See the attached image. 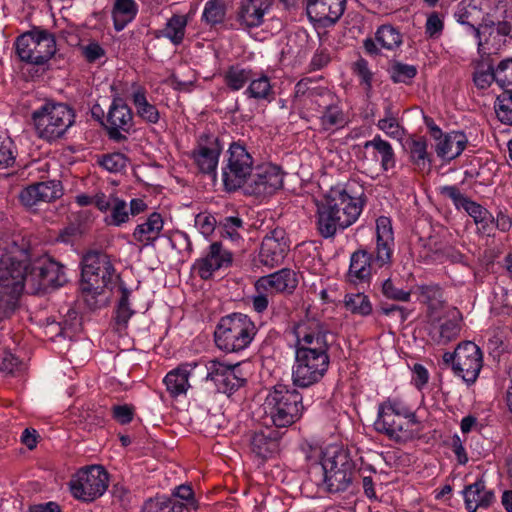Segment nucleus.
I'll use <instances>...</instances> for the list:
<instances>
[{
    "label": "nucleus",
    "mask_w": 512,
    "mask_h": 512,
    "mask_svg": "<svg viewBox=\"0 0 512 512\" xmlns=\"http://www.w3.org/2000/svg\"><path fill=\"white\" fill-rule=\"evenodd\" d=\"M121 297L119 299L115 320L118 325L126 326L134 311L129 307L130 292L124 284L119 285Z\"/></svg>",
    "instance_id": "nucleus-52"
},
{
    "label": "nucleus",
    "mask_w": 512,
    "mask_h": 512,
    "mask_svg": "<svg viewBox=\"0 0 512 512\" xmlns=\"http://www.w3.org/2000/svg\"><path fill=\"white\" fill-rule=\"evenodd\" d=\"M219 226L222 229L223 237H227L233 242H238L241 239L240 230H243V220L239 216L224 217Z\"/></svg>",
    "instance_id": "nucleus-53"
},
{
    "label": "nucleus",
    "mask_w": 512,
    "mask_h": 512,
    "mask_svg": "<svg viewBox=\"0 0 512 512\" xmlns=\"http://www.w3.org/2000/svg\"><path fill=\"white\" fill-rule=\"evenodd\" d=\"M109 474L100 465L83 467L70 480L69 486L74 498L82 502H93L108 488Z\"/></svg>",
    "instance_id": "nucleus-14"
},
{
    "label": "nucleus",
    "mask_w": 512,
    "mask_h": 512,
    "mask_svg": "<svg viewBox=\"0 0 512 512\" xmlns=\"http://www.w3.org/2000/svg\"><path fill=\"white\" fill-rule=\"evenodd\" d=\"M442 360L447 368H451L467 384H473L477 380L483 367V353L472 341L459 343L452 353L445 352Z\"/></svg>",
    "instance_id": "nucleus-12"
},
{
    "label": "nucleus",
    "mask_w": 512,
    "mask_h": 512,
    "mask_svg": "<svg viewBox=\"0 0 512 512\" xmlns=\"http://www.w3.org/2000/svg\"><path fill=\"white\" fill-rule=\"evenodd\" d=\"M364 149L372 148L374 157L377 159L378 155L381 160V167L384 171L393 169L396 165V158L391 144L382 139L381 136L376 135L372 140H368L363 145Z\"/></svg>",
    "instance_id": "nucleus-39"
},
{
    "label": "nucleus",
    "mask_w": 512,
    "mask_h": 512,
    "mask_svg": "<svg viewBox=\"0 0 512 512\" xmlns=\"http://www.w3.org/2000/svg\"><path fill=\"white\" fill-rule=\"evenodd\" d=\"M111 207V220L109 221V224L120 226L128 221L129 214L127 211V204L124 200L113 197Z\"/></svg>",
    "instance_id": "nucleus-61"
},
{
    "label": "nucleus",
    "mask_w": 512,
    "mask_h": 512,
    "mask_svg": "<svg viewBox=\"0 0 512 512\" xmlns=\"http://www.w3.org/2000/svg\"><path fill=\"white\" fill-rule=\"evenodd\" d=\"M196 367V362L182 363L165 376L164 383L172 397L186 393L190 386L188 382L189 376Z\"/></svg>",
    "instance_id": "nucleus-31"
},
{
    "label": "nucleus",
    "mask_w": 512,
    "mask_h": 512,
    "mask_svg": "<svg viewBox=\"0 0 512 512\" xmlns=\"http://www.w3.org/2000/svg\"><path fill=\"white\" fill-rule=\"evenodd\" d=\"M225 17L223 0H209L204 8L203 19L210 25L221 23Z\"/></svg>",
    "instance_id": "nucleus-56"
},
{
    "label": "nucleus",
    "mask_w": 512,
    "mask_h": 512,
    "mask_svg": "<svg viewBox=\"0 0 512 512\" xmlns=\"http://www.w3.org/2000/svg\"><path fill=\"white\" fill-rule=\"evenodd\" d=\"M255 73L250 68H244L241 65H231L224 72L223 79L225 85L232 91L241 90Z\"/></svg>",
    "instance_id": "nucleus-41"
},
{
    "label": "nucleus",
    "mask_w": 512,
    "mask_h": 512,
    "mask_svg": "<svg viewBox=\"0 0 512 512\" xmlns=\"http://www.w3.org/2000/svg\"><path fill=\"white\" fill-rule=\"evenodd\" d=\"M270 6V0H241L237 21L244 28L258 27Z\"/></svg>",
    "instance_id": "nucleus-30"
},
{
    "label": "nucleus",
    "mask_w": 512,
    "mask_h": 512,
    "mask_svg": "<svg viewBox=\"0 0 512 512\" xmlns=\"http://www.w3.org/2000/svg\"><path fill=\"white\" fill-rule=\"evenodd\" d=\"M127 162L128 158L120 152L105 154L98 161L100 166L112 173H118L124 170L127 166Z\"/></svg>",
    "instance_id": "nucleus-59"
},
{
    "label": "nucleus",
    "mask_w": 512,
    "mask_h": 512,
    "mask_svg": "<svg viewBox=\"0 0 512 512\" xmlns=\"http://www.w3.org/2000/svg\"><path fill=\"white\" fill-rule=\"evenodd\" d=\"M132 101L137 115L146 123L156 124L160 119L157 107L148 102L143 88H138L132 94Z\"/></svg>",
    "instance_id": "nucleus-40"
},
{
    "label": "nucleus",
    "mask_w": 512,
    "mask_h": 512,
    "mask_svg": "<svg viewBox=\"0 0 512 512\" xmlns=\"http://www.w3.org/2000/svg\"><path fill=\"white\" fill-rule=\"evenodd\" d=\"M347 0H307L309 19L323 27L334 25L343 15Z\"/></svg>",
    "instance_id": "nucleus-24"
},
{
    "label": "nucleus",
    "mask_w": 512,
    "mask_h": 512,
    "mask_svg": "<svg viewBox=\"0 0 512 512\" xmlns=\"http://www.w3.org/2000/svg\"><path fill=\"white\" fill-rule=\"evenodd\" d=\"M15 46L21 61L34 65L45 64L56 53L54 34L41 27H33L20 35Z\"/></svg>",
    "instance_id": "nucleus-11"
},
{
    "label": "nucleus",
    "mask_w": 512,
    "mask_h": 512,
    "mask_svg": "<svg viewBox=\"0 0 512 512\" xmlns=\"http://www.w3.org/2000/svg\"><path fill=\"white\" fill-rule=\"evenodd\" d=\"M320 116V123L325 131L338 129L344 127L346 124V117L342 109L338 106L337 102L333 103L329 108H326Z\"/></svg>",
    "instance_id": "nucleus-47"
},
{
    "label": "nucleus",
    "mask_w": 512,
    "mask_h": 512,
    "mask_svg": "<svg viewBox=\"0 0 512 512\" xmlns=\"http://www.w3.org/2000/svg\"><path fill=\"white\" fill-rule=\"evenodd\" d=\"M467 142V137L463 132L448 133L439 139L436 145V153L443 159L453 160L461 155Z\"/></svg>",
    "instance_id": "nucleus-34"
},
{
    "label": "nucleus",
    "mask_w": 512,
    "mask_h": 512,
    "mask_svg": "<svg viewBox=\"0 0 512 512\" xmlns=\"http://www.w3.org/2000/svg\"><path fill=\"white\" fill-rule=\"evenodd\" d=\"M377 127L390 137L396 138L401 135V126L392 112L391 104L385 107V117L378 121Z\"/></svg>",
    "instance_id": "nucleus-54"
},
{
    "label": "nucleus",
    "mask_w": 512,
    "mask_h": 512,
    "mask_svg": "<svg viewBox=\"0 0 512 512\" xmlns=\"http://www.w3.org/2000/svg\"><path fill=\"white\" fill-rule=\"evenodd\" d=\"M293 332L296 337L295 351L311 350L328 355L329 339H333V334L325 323L317 319H305L294 326Z\"/></svg>",
    "instance_id": "nucleus-17"
},
{
    "label": "nucleus",
    "mask_w": 512,
    "mask_h": 512,
    "mask_svg": "<svg viewBox=\"0 0 512 512\" xmlns=\"http://www.w3.org/2000/svg\"><path fill=\"white\" fill-rule=\"evenodd\" d=\"M320 474L319 487L324 491L336 494L348 490H354L356 481V465L348 450L335 448L327 450L320 464L313 467Z\"/></svg>",
    "instance_id": "nucleus-5"
},
{
    "label": "nucleus",
    "mask_w": 512,
    "mask_h": 512,
    "mask_svg": "<svg viewBox=\"0 0 512 512\" xmlns=\"http://www.w3.org/2000/svg\"><path fill=\"white\" fill-rule=\"evenodd\" d=\"M364 201L350 195L346 189L333 187L317 203L316 228L325 239L333 238L338 231H344L359 218Z\"/></svg>",
    "instance_id": "nucleus-1"
},
{
    "label": "nucleus",
    "mask_w": 512,
    "mask_h": 512,
    "mask_svg": "<svg viewBox=\"0 0 512 512\" xmlns=\"http://www.w3.org/2000/svg\"><path fill=\"white\" fill-rule=\"evenodd\" d=\"M120 281L111 258L102 251L87 252L81 262V291L91 308L97 305L96 296L105 289L112 290Z\"/></svg>",
    "instance_id": "nucleus-3"
},
{
    "label": "nucleus",
    "mask_w": 512,
    "mask_h": 512,
    "mask_svg": "<svg viewBox=\"0 0 512 512\" xmlns=\"http://www.w3.org/2000/svg\"><path fill=\"white\" fill-rule=\"evenodd\" d=\"M102 125L108 138L116 143L127 141L128 137L136 131L133 112L125 100L119 96L113 98Z\"/></svg>",
    "instance_id": "nucleus-18"
},
{
    "label": "nucleus",
    "mask_w": 512,
    "mask_h": 512,
    "mask_svg": "<svg viewBox=\"0 0 512 512\" xmlns=\"http://www.w3.org/2000/svg\"><path fill=\"white\" fill-rule=\"evenodd\" d=\"M456 16L461 24L470 27L512 23V8L503 0H465Z\"/></svg>",
    "instance_id": "nucleus-10"
},
{
    "label": "nucleus",
    "mask_w": 512,
    "mask_h": 512,
    "mask_svg": "<svg viewBox=\"0 0 512 512\" xmlns=\"http://www.w3.org/2000/svg\"><path fill=\"white\" fill-rule=\"evenodd\" d=\"M496 83L503 92H512V58L503 59L496 66Z\"/></svg>",
    "instance_id": "nucleus-55"
},
{
    "label": "nucleus",
    "mask_w": 512,
    "mask_h": 512,
    "mask_svg": "<svg viewBox=\"0 0 512 512\" xmlns=\"http://www.w3.org/2000/svg\"><path fill=\"white\" fill-rule=\"evenodd\" d=\"M216 223V218L207 213H200L195 218V224L204 236H209L213 233Z\"/></svg>",
    "instance_id": "nucleus-63"
},
{
    "label": "nucleus",
    "mask_w": 512,
    "mask_h": 512,
    "mask_svg": "<svg viewBox=\"0 0 512 512\" xmlns=\"http://www.w3.org/2000/svg\"><path fill=\"white\" fill-rule=\"evenodd\" d=\"M244 95L256 101H266L268 103L275 99V92L271 84L270 78L265 74L252 77L249 85L244 91Z\"/></svg>",
    "instance_id": "nucleus-36"
},
{
    "label": "nucleus",
    "mask_w": 512,
    "mask_h": 512,
    "mask_svg": "<svg viewBox=\"0 0 512 512\" xmlns=\"http://www.w3.org/2000/svg\"><path fill=\"white\" fill-rule=\"evenodd\" d=\"M63 195V187L58 180H49L32 184L20 193V201L25 206H34L40 202H52Z\"/></svg>",
    "instance_id": "nucleus-26"
},
{
    "label": "nucleus",
    "mask_w": 512,
    "mask_h": 512,
    "mask_svg": "<svg viewBox=\"0 0 512 512\" xmlns=\"http://www.w3.org/2000/svg\"><path fill=\"white\" fill-rule=\"evenodd\" d=\"M290 250L289 239L283 228H275L262 240L258 261L270 269L281 265Z\"/></svg>",
    "instance_id": "nucleus-23"
},
{
    "label": "nucleus",
    "mask_w": 512,
    "mask_h": 512,
    "mask_svg": "<svg viewBox=\"0 0 512 512\" xmlns=\"http://www.w3.org/2000/svg\"><path fill=\"white\" fill-rule=\"evenodd\" d=\"M426 331L430 340L437 345H447L460 335L462 315L455 308L426 313Z\"/></svg>",
    "instance_id": "nucleus-16"
},
{
    "label": "nucleus",
    "mask_w": 512,
    "mask_h": 512,
    "mask_svg": "<svg viewBox=\"0 0 512 512\" xmlns=\"http://www.w3.org/2000/svg\"><path fill=\"white\" fill-rule=\"evenodd\" d=\"M494 109L500 122L512 125V92H502L496 98Z\"/></svg>",
    "instance_id": "nucleus-51"
},
{
    "label": "nucleus",
    "mask_w": 512,
    "mask_h": 512,
    "mask_svg": "<svg viewBox=\"0 0 512 512\" xmlns=\"http://www.w3.org/2000/svg\"><path fill=\"white\" fill-rule=\"evenodd\" d=\"M29 276L37 278L39 285L44 288L59 287L67 281L64 266L52 259L38 261L32 266Z\"/></svg>",
    "instance_id": "nucleus-28"
},
{
    "label": "nucleus",
    "mask_w": 512,
    "mask_h": 512,
    "mask_svg": "<svg viewBox=\"0 0 512 512\" xmlns=\"http://www.w3.org/2000/svg\"><path fill=\"white\" fill-rule=\"evenodd\" d=\"M463 494L468 512H476L479 508L487 509L495 499L494 492L487 489L483 479L466 486Z\"/></svg>",
    "instance_id": "nucleus-29"
},
{
    "label": "nucleus",
    "mask_w": 512,
    "mask_h": 512,
    "mask_svg": "<svg viewBox=\"0 0 512 512\" xmlns=\"http://www.w3.org/2000/svg\"><path fill=\"white\" fill-rule=\"evenodd\" d=\"M381 292L387 299L400 302H408L411 296L410 291L399 288L391 277L382 282Z\"/></svg>",
    "instance_id": "nucleus-58"
},
{
    "label": "nucleus",
    "mask_w": 512,
    "mask_h": 512,
    "mask_svg": "<svg viewBox=\"0 0 512 512\" xmlns=\"http://www.w3.org/2000/svg\"><path fill=\"white\" fill-rule=\"evenodd\" d=\"M376 42L383 48L393 50L402 44L400 31L390 24L381 25L375 34Z\"/></svg>",
    "instance_id": "nucleus-46"
},
{
    "label": "nucleus",
    "mask_w": 512,
    "mask_h": 512,
    "mask_svg": "<svg viewBox=\"0 0 512 512\" xmlns=\"http://www.w3.org/2000/svg\"><path fill=\"white\" fill-rule=\"evenodd\" d=\"M266 418L277 428H287L301 419L304 412L303 397L296 389L276 385L264 402Z\"/></svg>",
    "instance_id": "nucleus-6"
},
{
    "label": "nucleus",
    "mask_w": 512,
    "mask_h": 512,
    "mask_svg": "<svg viewBox=\"0 0 512 512\" xmlns=\"http://www.w3.org/2000/svg\"><path fill=\"white\" fill-rule=\"evenodd\" d=\"M32 121L39 138L55 141L75 122V111L65 103L46 102L32 113Z\"/></svg>",
    "instance_id": "nucleus-9"
},
{
    "label": "nucleus",
    "mask_w": 512,
    "mask_h": 512,
    "mask_svg": "<svg viewBox=\"0 0 512 512\" xmlns=\"http://www.w3.org/2000/svg\"><path fill=\"white\" fill-rule=\"evenodd\" d=\"M256 334V325L250 317L242 313H233L221 318L214 337L220 350L232 353L247 348Z\"/></svg>",
    "instance_id": "nucleus-7"
},
{
    "label": "nucleus",
    "mask_w": 512,
    "mask_h": 512,
    "mask_svg": "<svg viewBox=\"0 0 512 512\" xmlns=\"http://www.w3.org/2000/svg\"><path fill=\"white\" fill-rule=\"evenodd\" d=\"M279 434L276 431L267 430L253 432L250 435V447L252 452L260 458L266 459L278 451Z\"/></svg>",
    "instance_id": "nucleus-32"
},
{
    "label": "nucleus",
    "mask_w": 512,
    "mask_h": 512,
    "mask_svg": "<svg viewBox=\"0 0 512 512\" xmlns=\"http://www.w3.org/2000/svg\"><path fill=\"white\" fill-rule=\"evenodd\" d=\"M138 12V5L135 0H115L112 17L116 31L123 30L134 20Z\"/></svg>",
    "instance_id": "nucleus-38"
},
{
    "label": "nucleus",
    "mask_w": 512,
    "mask_h": 512,
    "mask_svg": "<svg viewBox=\"0 0 512 512\" xmlns=\"http://www.w3.org/2000/svg\"><path fill=\"white\" fill-rule=\"evenodd\" d=\"M81 54L88 63H94L105 56L104 48L98 42H90L80 47Z\"/></svg>",
    "instance_id": "nucleus-62"
},
{
    "label": "nucleus",
    "mask_w": 512,
    "mask_h": 512,
    "mask_svg": "<svg viewBox=\"0 0 512 512\" xmlns=\"http://www.w3.org/2000/svg\"><path fill=\"white\" fill-rule=\"evenodd\" d=\"M344 306L352 314L364 317L370 315L373 310L369 297L360 292L346 294L344 297Z\"/></svg>",
    "instance_id": "nucleus-45"
},
{
    "label": "nucleus",
    "mask_w": 512,
    "mask_h": 512,
    "mask_svg": "<svg viewBox=\"0 0 512 512\" xmlns=\"http://www.w3.org/2000/svg\"><path fill=\"white\" fill-rule=\"evenodd\" d=\"M298 285L296 273L283 268L270 275L260 277L255 283L256 291H269L274 293H292Z\"/></svg>",
    "instance_id": "nucleus-27"
},
{
    "label": "nucleus",
    "mask_w": 512,
    "mask_h": 512,
    "mask_svg": "<svg viewBox=\"0 0 512 512\" xmlns=\"http://www.w3.org/2000/svg\"><path fill=\"white\" fill-rule=\"evenodd\" d=\"M27 270L25 261H15L0 247V317L14 310L29 276Z\"/></svg>",
    "instance_id": "nucleus-8"
},
{
    "label": "nucleus",
    "mask_w": 512,
    "mask_h": 512,
    "mask_svg": "<svg viewBox=\"0 0 512 512\" xmlns=\"http://www.w3.org/2000/svg\"><path fill=\"white\" fill-rule=\"evenodd\" d=\"M440 194L451 199L457 209H464L474 222L480 219L484 212H488L482 205L462 194L457 186H443L440 188Z\"/></svg>",
    "instance_id": "nucleus-33"
},
{
    "label": "nucleus",
    "mask_w": 512,
    "mask_h": 512,
    "mask_svg": "<svg viewBox=\"0 0 512 512\" xmlns=\"http://www.w3.org/2000/svg\"><path fill=\"white\" fill-rule=\"evenodd\" d=\"M329 355L306 350L295 351V362L292 367V381L296 387L308 388L318 383L329 367Z\"/></svg>",
    "instance_id": "nucleus-15"
},
{
    "label": "nucleus",
    "mask_w": 512,
    "mask_h": 512,
    "mask_svg": "<svg viewBox=\"0 0 512 512\" xmlns=\"http://www.w3.org/2000/svg\"><path fill=\"white\" fill-rule=\"evenodd\" d=\"M188 17L186 15L174 14L168 19L165 27L155 31V37L168 38L174 45H180L185 37Z\"/></svg>",
    "instance_id": "nucleus-37"
},
{
    "label": "nucleus",
    "mask_w": 512,
    "mask_h": 512,
    "mask_svg": "<svg viewBox=\"0 0 512 512\" xmlns=\"http://www.w3.org/2000/svg\"><path fill=\"white\" fill-rule=\"evenodd\" d=\"M471 28L478 39V53L480 57L486 58L496 54L505 45V38L512 34V23L509 21L496 25L482 24Z\"/></svg>",
    "instance_id": "nucleus-22"
},
{
    "label": "nucleus",
    "mask_w": 512,
    "mask_h": 512,
    "mask_svg": "<svg viewBox=\"0 0 512 512\" xmlns=\"http://www.w3.org/2000/svg\"><path fill=\"white\" fill-rule=\"evenodd\" d=\"M388 72L394 83L408 84L417 75V68L414 65L393 61L389 65Z\"/></svg>",
    "instance_id": "nucleus-50"
},
{
    "label": "nucleus",
    "mask_w": 512,
    "mask_h": 512,
    "mask_svg": "<svg viewBox=\"0 0 512 512\" xmlns=\"http://www.w3.org/2000/svg\"><path fill=\"white\" fill-rule=\"evenodd\" d=\"M206 370V380L211 381L220 393L230 395L246 383L239 363L228 365L214 359L207 363Z\"/></svg>",
    "instance_id": "nucleus-20"
},
{
    "label": "nucleus",
    "mask_w": 512,
    "mask_h": 512,
    "mask_svg": "<svg viewBox=\"0 0 512 512\" xmlns=\"http://www.w3.org/2000/svg\"><path fill=\"white\" fill-rule=\"evenodd\" d=\"M375 476L376 471L374 469H363L356 471V481L354 482V489L357 486H361L363 489L364 495L369 500H377L376 490H375Z\"/></svg>",
    "instance_id": "nucleus-49"
},
{
    "label": "nucleus",
    "mask_w": 512,
    "mask_h": 512,
    "mask_svg": "<svg viewBox=\"0 0 512 512\" xmlns=\"http://www.w3.org/2000/svg\"><path fill=\"white\" fill-rule=\"evenodd\" d=\"M394 235L389 218L381 216L376 221V247L372 252L358 249L351 254L347 280L353 284L368 283L373 267L387 268L392 264Z\"/></svg>",
    "instance_id": "nucleus-2"
},
{
    "label": "nucleus",
    "mask_w": 512,
    "mask_h": 512,
    "mask_svg": "<svg viewBox=\"0 0 512 512\" xmlns=\"http://www.w3.org/2000/svg\"><path fill=\"white\" fill-rule=\"evenodd\" d=\"M308 101L312 106H315L319 112H322L333 103L337 102V99L329 90L317 87L311 91Z\"/></svg>",
    "instance_id": "nucleus-57"
},
{
    "label": "nucleus",
    "mask_w": 512,
    "mask_h": 512,
    "mask_svg": "<svg viewBox=\"0 0 512 512\" xmlns=\"http://www.w3.org/2000/svg\"><path fill=\"white\" fill-rule=\"evenodd\" d=\"M422 302L427 305V313L439 312L446 309L443 301V292L439 285L429 284L418 286Z\"/></svg>",
    "instance_id": "nucleus-44"
},
{
    "label": "nucleus",
    "mask_w": 512,
    "mask_h": 512,
    "mask_svg": "<svg viewBox=\"0 0 512 512\" xmlns=\"http://www.w3.org/2000/svg\"><path fill=\"white\" fill-rule=\"evenodd\" d=\"M410 160L418 168H424L430 162L427 152V142L423 138L411 139L406 142Z\"/></svg>",
    "instance_id": "nucleus-48"
},
{
    "label": "nucleus",
    "mask_w": 512,
    "mask_h": 512,
    "mask_svg": "<svg viewBox=\"0 0 512 512\" xmlns=\"http://www.w3.org/2000/svg\"><path fill=\"white\" fill-rule=\"evenodd\" d=\"M163 218L160 213L153 212L146 221L136 226L133 238L144 246L153 245L163 229Z\"/></svg>",
    "instance_id": "nucleus-35"
},
{
    "label": "nucleus",
    "mask_w": 512,
    "mask_h": 512,
    "mask_svg": "<svg viewBox=\"0 0 512 512\" xmlns=\"http://www.w3.org/2000/svg\"><path fill=\"white\" fill-rule=\"evenodd\" d=\"M142 512H189V510L175 499L158 496L145 501Z\"/></svg>",
    "instance_id": "nucleus-43"
},
{
    "label": "nucleus",
    "mask_w": 512,
    "mask_h": 512,
    "mask_svg": "<svg viewBox=\"0 0 512 512\" xmlns=\"http://www.w3.org/2000/svg\"><path fill=\"white\" fill-rule=\"evenodd\" d=\"M20 361L10 352L2 351L0 353V372L6 375H12L18 369Z\"/></svg>",
    "instance_id": "nucleus-64"
},
{
    "label": "nucleus",
    "mask_w": 512,
    "mask_h": 512,
    "mask_svg": "<svg viewBox=\"0 0 512 512\" xmlns=\"http://www.w3.org/2000/svg\"><path fill=\"white\" fill-rule=\"evenodd\" d=\"M254 160L246 146L232 142L222 167V181L225 191L235 192L242 188L252 174Z\"/></svg>",
    "instance_id": "nucleus-13"
},
{
    "label": "nucleus",
    "mask_w": 512,
    "mask_h": 512,
    "mask_svg": "<svg viewBox=\"0 0 512 512\" xmlns=\"http://www.w3.org/2000/svg\"><path fill=\"white\" fill-rule=\"evenodd\" d=\"M375 430L397 443L418 438L421 424L415 413L398 400L387 399L378 407Z\"/></svg>",
    "instance_id": "nucleus-4"
},
{
    "label": "nucleus",
    "mask_w": 512,
    "mask_h": 512,
    "mask_svg": "<svg viewBox=\"0 0 512 512\" xmlns=\"http://www.w3.org/2000/svg\"><path fill=\"white\" fill-rule=\"evenodd\" d=\"M283 186V172L272 164H263L254 168L244 184L247 195L265 197L274 194Z\"/></svg>",
    "instance_id": "nucleus-19"
},
{
    "label": "nucleus",
    "mask_w": 512,
    "mask_h": 512,
    "mask_svg": "<svg viewBox=\"0 0 512 512\" xmlns=\"http://www.w3.org/2000/svg\"><path fill=\"white\" fill-rule=\"evenodd\" d=\"M16 148L9 137H0V169L12 167L16 160Z\"/></svg>",
    "instance_id": "nucleus-60"
},
{
    "label": "nucleus",
    "mask_w": 512,
    "mask_h": 512,
    "mask_svg": "<svg viewBox=\"0 0 512 512\" xmlns=\"http://www.w3.org/2000/svg\"><path fill=\"white\" fill-rule=\"evenodd\" d=\"M222 150L223 145L219 136L203 133L197 139L191 158L200 172L215 176Z\"/></svg>",
    "instance_id": "nucleus-21"
},
{
    "label": "nucleus",
    "mask_w": 512,
    "mask_h": 512,
    "mask_svg": "<svg viewBox=\"0 0 512 512\" xmlns=\"http://www.w3.org/2000/svg\"><path fill=\"white\" fill-rule=\"evenodd\" d=\"M232 260V253L221 242L216 241L210 244L205 257L197 260L195 269L201 279L208 280L215 271L231 266Z\"/></svg>",
    "instance_id": "nucleus-25"
},
{
    "label": "nucleus",
    "mask_w": 512,
    "mask_h": 512,
    "mask_svg": "<svg viewBox=\"0 0 512 512\" xmlns=\"http://www.w3.org/2000/svg\"><path fill=\"white\" fill-rule=\"evenodd\" d=\"M473 81L479 89H486L494 81L496 82V67L491 58L481 57V60L477 62Z\"/></svg>",
    "instance_id": "nucleus-42"
}]
</instances>
